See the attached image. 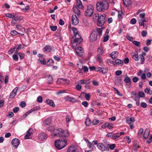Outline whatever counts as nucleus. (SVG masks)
<instances>
[{
  "mask_svg": "<svg viewBox=\"0 0 152 152\" xmlns=\"http://www.w3.org/2000/svg\"><path fill=\"white\" fill-rule=\"evenodd\" d=\"M48 130L51 132H54V136L60 137H66L69 136V134L66 131H64L61 128H58L55 130L52 126H50L48 128Z\"/></svg>",
  "mask_w": 152,
  "mask_h": 152,
  "instance_id": "nucleus-1",
  "label": "nucleus"
},
{
  "mask_svg": "<svg viewBox=\"0 0 152 152\" xmlns=\"http://www.w3.org/2000/svg\"><path fill=\"white\" fill-rule=\"evenodd\" d=\"M103 28H97L96 30H93L91 33L90 37V42H93L96 41L97 39L98 33L99 36H100L102 35V32Z\"/></svg>",
  "mask_w": 152,
  "mask_h": 152,
  "instance_id": "nucleus-2",
  "label": "nucleus"
},
{
  "mask_svg": "<svg viewBox=\"0 0 152 152\" xmlns=\"http://www.w3.org/2000/svg\"><path fill=\"white\" fill-rule=\"evenodd\" d=\"M67 144V140L65 138L59 139L55 141V145L56 147L59 150L65 147Z\"/></svg>",
  "mask_w": 152,
  "mask_h": 152,
  "instance_id": "nucleus-3",
  "label": "nucleus"
},
{
  "mask_svg": "<svg viewBox=\"0 0 152 152\" xmlns=\"http://www.w3.org/2000/svg\"><path fill=\"white\" fill-rule=\"evenodd\" d=\"M96 7L98 11L99 12H103L108 9V3L100 1L97 2Z\"/></svg>",
  "mask_w": 152,
  "mask_h": 152,
  "instance_id": "nucleus-4",
  "label": "nucleus"
},
{
  "mask_svg": "<svg viewBox=\"0 0 152 152\" xmlns=\"http://www.w3.org/2000/svg\"><path fill=\"white\" fill-rule=\"evenodd\" d=\"M71 40L72 44L75 43L79 44L83 41V39L80 34L79 33L74 35V37L71 38Z\"/></svg>",
  "mask_w": 152,
  "mask_h": 152,
  "instance_id": "nucleus-5",
  "label": "nucleus"
},
{
  "mask_svg": "<svg viewBox=\"0 0 152 152\" xmlns=\"http://www.w3.org/2000/svg\"><path fill=\"white\" fill-rule=\"evenodd\" d=\"M106 16L105 14L103 13L99 18L97 22V25L98 26L101 27L104 25L106 21Z\"/></svg>",
  "mask_w": 152,
  "mask_h": 152,
  "instance_id": "nucleus-6",
  "label": "nucleus"
},
{
  "mask_svg": "<svg viewBox=\"0 0 152 152\" xmlns=\"http://www.w3.org/2000/svg\"><path fill=\"white\" fill-rule=\"evenodd\" d=\"M94 7L92 5H88L87 9L85 11V15L87 16H91L94 13Z\"/></svg>",
  "mask_w": 152,
  "mask_h": 152,
  "instance_id": "nucleus-7",
  "label": "nucleus"
},
{
  "mask_svg": "<svg viewBox=\"0 0 152 152\" xmlns=\"http://www.w3.org/2000/svg\"><path fill=\"white\" fill-rule=\"evenodd\" d=\"M75 49L77 54L80 57L83 56L84 50L82 47H75Z\"/></svg>",
  "mask_w": 152,
  "mask_h": 152,
  "instance_id": "nucleus-8",
  "label": "nucleus"
},
{
  "mask_svg": "<svg viewBox=\"0 0 152 152\" xmlns=\"http://www.w3.org/2000/svg\"><path fill=\"white\" fill-rule=\"evenodd\" d=\"M97 147L98 148L102 151H108L109 148L105 146L103 143H99L97 144Z\"/></svg>",
  "mask_w": 152,
  "mask_h": 152,
  "instance_id": "nucleus-9",
  "label": "nucleus"
},
{
  "mask_svg": "<svg viewBox=\"0 0 152 152\" xmlns=\"http://www.w3.org/2000/svg\"><path fill=\"white\" fill-rule=\"evenodd\" d=\"M72 24L74 26L77 25L79 23V20L75 15H73L72 18Z\"/></svg>",
  "mask_w": 152,
  "mask_h": 152,
  "instance_id": "nucleus-10",
  "label": "nucleus"
},
{
  "mask_svg": "<svg viewBox=\"0 0 152 152\" xmlns=\"http://www.w3.org/2000/svg\"><path fill=\"white\" fill-rule=\"evenodd\" d=\"M47 138V135L44 132H41L38 135V139L40 140L43 141Z\"/></svg>",
  "mask_w": 152,
  "mask_h": 152,
  "instance_id": "nucleus-11",
  "label": "nucleus"
},
{
  "mask_svg": "<svg viewBox=\"0 0 152 152\" xmlns=\"http://www.w3.org/2000/svg\"><path fill=\"white\" fill-rule=\"evenodd\" d=\"M12 144L14 147L17 148L20 144L19 140L18 139H14L12 140Z\"/></svg>",
  "mask_w": 152,
  "mask_h": 152,
  "instance_id": "nucleus-12",
  "label": "nucleus"
},
{
  "mask_svg": "<svg viewBox=\"0 0 152 152\" xmlns=\"http://www.w3.org/2000/svg\"><path fill=\"white\" fill-rule=\"evenodd\" d=\"M40 109L39 107H33V108L30 110L26 112L25 114L23 115V117H26L27 116L29 113H31L34 110H37Z\"/></svg>",
  "mask_w": 152,
  "mask_h": 152,
  "instance_id": "nucleus-13",
  "label": "nucleus"
},
{
  "mask_svg": "<svg viewBox=\"0 0 152 152\" xmlns=\"http://www.w3.org/2000/svg\"><path fill=\"white\" fill-rule=\"evenodd\" d=\"M65 99L66 101L75 103L77 102V100L73 97H70L69 96H67L65 97Z\"/></svg>",
  "mask_w": 152,
  "mask_h": 152,
  "instance_id": "nucleus-14",
  "label": "nucleus"
},
{
  "mask_svg": "<svg viewBox=\"0 0 152 152\" xmlns=\"http://www.w3.org/2000/svg\"><path fill=\"white\" fill-rule=\"evenodd\" d=\"M67 152H78V150L75 146H72L67 148Z\"/></svg>",
  "mask_w": 152,
  "mask_h": 152,
  "instance_id": "nucleus-15",
  "label": "nucleus"
},
{
  "mask_svg": "<svg viewBox=\"0 0 152 152\" xmlns=\"http://www.w3.org/2000/svg\"><path fill=\"white\" fill-rule=\"evenodd\" d=\"M18 88L16 87L12 90L10 96V98H13L16 95L17 91L18 90Z\"/></svg>",
  "mask_w": 152,
  "mask_h": 152,
  "instance_id": "nucleus-16",
  "label": "nucleus"
},
{
  "mask_svg": "<svg viewBox=\"0 0 152 152\" xmlns=\"http://www.w3.org/2000/svg\"><path fill=\"white\" fill-rule=\"evenodd\" d=\"M64 82L66 84H69L70 83V81L69 80L64 78L58 79L57 80V83L58 84L60 83V82Z\"/></svg>",
  "mask_w": 152,
  "mask_h": 152,
  "instance_id": "nucleus-17",
  "label": "nucleus"
},
{
  "mask_svg": "<svg viewBox=\"0 0 152 152\" xmlns=\"http://www.w3.org/2000/svg\"><path fill=\"white\" fill-rule=\"evenodd\" d=\"M32 129L30 128L27 131L26 134L25 136V139H29V137L32 133Z\"/></svg>",
  "mask_w": 152,
  "mask_h": 152,
  "instance_id": "nucleus-18",
  "label": "nucleus"
},
{
  "mask_svg": "<svg viewBox=\"0 0 152 152\" xmlns=\"http://www.w3.org/2000/svg\"><path fill=\"white\" fill-rule=\"evenodd\" d=\"M118 52L117 51H115L112 52L110 54V56L113 59H115L118 56Z\"/></svg>",
  "mask_w": 152,
  "mask_h": 152,
  "instance_id": "nucleus-19",
  "label": "nucleus"
},
{
  "mask_svg": "<svg viewBox=\"0 0 152 152\" xmlns=\"http://www.w3.org/2000/svg\"><path fill=\"white\" fill-rule=\"evenodd\" d=\"M150 133V130L148 129H146L145 131L143 134V138L145 139L148 138Z\"/></svg>",
  "mask_w": 152,
  "mask_h": 152,
  "instance_id": "nucleus-20",
  "label": "nucleus"
},
{
  "mask_svg": "<svg viewBox=\"0 0 152 152\" xmlns=\"http://www.w3.org/2000/svg\"><path fill=\"white\" fill-rule=\"evenodd\" d=\"M90 83V80L89 79L87 80H80L78 82V83L82 85L88 84Z\"/></svg>",
  "mask_w": 152,
  "mask_h": 152,
  "instance_id": "nucleus-21",
  "label": "nucleus"
},
{
  "mask_svg": "<svg viewBox=\"0 0 152 152\" xmlns=\"http://www.w3.org/2000/svg\"><path fill=\"white\" fill-rule=\"evenodd\" d=\"M134 121L135 119L133 117H129L126 118V122L129 124H131Z\"/></svg>",
  "mask_w": 152,
  "mask_h": 152,
  "instance_id": "nucleus-22",
  "label": "nucleus"
},
{
  "mask_svg": "<svg viewBox=\"0 0 152 152\" xmlns=\"http://www.w3.org/2000/svg\"><path fill=\"white\" fill-rule=\"evenodd\" d=\"M78 8L77 7L74 6L73 7L72 10L74 12L75 14L79 15H80V11Z\"/></svg>",
  "mask_w": 152,
  "mask_h": 152,
  "instance_id": "nucleus-23",
  "label": "nucleus"
},
{
  "mask_svg": "<svg viewBox=\"0 0 152 152\" xmlns=\"http://www.w3.org/2000/svg\"><path fill=\"white\" fill-rule=\"evenodd\" d=\"M132 58L134 59L136 61H138L139 60L137 52L135 51L133 53V55H132Z\"/></svg>",
  "mask_w": 152,
  "mask_h": 152,
  "instance_id": "nucleus-24",
  "label": "nucleus"
},
{
  "mask_svg": "<svg viewBox=\"0 0 152 152\" xmlns=\"http://www.w3.org/2000/svg\"><path fill=\"white\" fill-rule=\"evenodd\" d=\"M76 1L77 7L79 9H82L83 6L80 0H76Z\"/></svg>",
  "mask_w": 152,
  "mask_h": 152,
  "instance_id": "nucleus-25",
  "label": "nucleus"
},
{
  "mask_svg": "<svg viewBox=\"0 0 152 152\" xmlns=\"http://www.w3.org/2000/svg\"><path fill=\"white\" fill-rule=\"evenodd\" d=\"M123 2L124 5L126 7H128L131 4V0H123Z\"/></svg>",
  "mask_w": 152,
  "mask_h": 152,
  "instance_id": "nucleus-26",
  "label": "nucleus"
},
{
  "mask_svg": "<svg viewBox=\"0 0 152 152\" xmlns=\"http://www.w3.org/2000/svg\"><path fill=\"white\" fill-rule=\"evenodd\" d=\"M46 102L50 106H51L53 107H55V104L52 100L48 99L46 100Z\"/></svg>",
  "mask_w": 152,
  "mask_h": 152,
  "instance_id": "nucleus-27",
  "label": "nucleus"
},
{
  "mask_svg": "<svg viewBox=\"0 0 152 152\" xmlns=\"http://www.w3.org/2000/svg\"><path fill=\"white\" fill-rule=\"evenodd\" d=\"M51 118H49L44 122V124L45 125H49L51 123Z\"/></svg>",
  "mask_w": 152,
  "mask_h": 152,
  "instance_id": "nucleus-28",
  "label": "nucleus"
},
{
  "mask_svg": "<svg viewBox=\"0 0 152 152\" xmlns=\"http://www.w3.org/2000/svg\"><path fill=\"white\" fill-rule=\"evenodd\" d=\"M15 46H17L16 45ZM24 45H23L20 44L18 45V47H16V50L15 52V53H18V51L20 49H21L24 48Z\"/></svg>",
  "mask_w": 152,
  "mask_h": 152,
  "instance_id": "nucleus-29",
  "label": "nucleus"
},
{
  "mask_svg": "<svg viewBox=\"0 0 152 152\" xmlns=\"http://www.w3.org/2000/svg\"><path fill=\"white\" fill-rule=\"evenodd\" d=\"M43 49L45 52H50L51 49V47L49 45H47Z\"/></svg>",
  "mask_w": 152,
  "mask_h": 152,
  "instance_id": "nucleus-30",
  "label": "nucleus"
},
{
  "mask_svg": "<svg viewBox=\"0 0 152 152\" xmlns=\"http://www.w3.org/2000/svg\"><path fill=\"white\" fill-rule=\"evenodd\" d=\"M91 119L87 117L86 119L85 123L86 126H89L91 123Z\"/></svg>",
  "mask_w": 152,
  "mask_h": 152,
  "instance_id": "nucleus-31",
  "label": "nucleus"
},
{
  "mask_svg": "<svg viewBox=\"0 0 152 152\" xmlns=\"http://www.w3.org/2000/svg\"><path fill=\"white\" fill-rule=\"evenodd\" d=\"M115 64H117L118 65L122 66L123 65V61L119 59H117L115 61Z\"/></svg>",
  "mask_w": 152,
  "mask_h": 152,
  "instance_id": "nucleus-32",
  "label": "nucleus"
},
{
  "mask_svg": "<svg viewBox=\"0 0 152 152\" xmlns=\"http://www.w3.org/2000/svg\"><path fill=\"white\" fill-rule=\"evenodd\" d=\"M133 95L134 96V100L136 101H138L139 102L140 99V97L136 93H135Z\"/></svg>",
  "mask_w": 152,
  "mask_h": 152,
  "instance_id": "nucleus-33",
  "label": "nucleus"
},
{
  "mask_svg": "<svg viewBox=\"0 0 152 152\" xmlns=\"http://www.w3.org/2000/svg\"><path fill=\"white\" fill-rule=\"evenodd\" d=\"M48 83L49 84H51L53 83V78L52 76L51 75H49L48 78Z\"/></svg>",
  "mask_w": 152,
  "mask_h": 152,
  "instance_id": "nucleus-34",
  "label": "nucleus"
},
{
  "mask_svg": "<svg viewBox=\"0 0 152 152\" xmlns=\"http://www.w3.org/2000/svg\"><path fill=\"white\" fill-rule=\"evenodd\" d=\"M12 18L13 19V21L15 20V21H16L17 23L19 22L20 20H21L20 17L17 16L15 17V16H14V17Z\"/></svg>",
  "mask_w": 152,
  "mask_h": 152,
  "instance_id": "nucleus-35",
  "label": "nucleus"
},
{
  "mask_svg": "<svg viewBox=\"0 0 152 152\" xmlns=\"http://www.w3.org/2000/svg\"><path fill=\"white\" fill-rule=\"evenodd\" d=\"M16 54H18V55L19 56L20 58V59H23L25 56V54L24 53H16Z\"/></svg>",
  "mask_w": 152,
  "mask_h": 152,
  "instance_id": "nucleus-36",
  "label": "nucleus"
},
{
  "mask_svg": "<svg viewBox=\"0 0 152 152\" xmlns=\"http://www.w3.org/2000/svg\"><path fill=\"white\" fill-rule=\"evenodd\" d=\"M145 93L151 95L152 94V91L148 88H146L144 90Z\"/></svg>",
  "mask_w": 152,
  "mask_h": 152,
  "instance_id": "nucleus-37",
  "label": "nucleus"
},
{
  "mask_svg": "<svg viewBox=\"0 0 152 152\" xmlns=\"http://www.w3.org/2000/svg\"><path fill=\"white\" fill-rule=\"evenodd\" d=\"M17 54L15 53L12 56V58L14 61H18V58Z\"/></svg>",
  "mask_w": 152,
  "mask_h": 152,
  "instance_id": "nucleus-38",
  "label": "nucleus"
},
{
  "mask_svg": "<svg viewBox=\"0 0 152 152\" xmlns=\"http://www.w3.org/2000/svg\"><path fill=\"white\" fill-rule=\"evenodd\" d=\"M107 147H109V148L111 150H113L115 146V144H107Z\"/></svg>",
  "mask_w": 152,
  "mask_h": 152,
  "instance_id": "nucleus-39",
  "label": "nucleus"
},
{
  "mask_svg": "<svg viewBox=\"0 0 152 152\" xmlns=\"http://www.w3.org/2000/svg\"><path fill=\"white\" fill-rule=\"evenodd\" d=\"M124 81L126 83H128L131 82V80L126 75V77L125 78Z\"/></svg>",
  "mask_w": 152,
  "mask_h": 152,
  "instance_id": "nucleus-40",
  "label": "nucleus"
},
{
  "mask_svg": "<svg viewBox=\"0 0 152 152\" xmlns=\"http://www.w3.org/2000/svg\"><path fill=\"white\" fill-rule=\"evenodd\" d=\"M102 69L101 71L103 74H105L108 71V69L107 68H102Z\"/></svg>",
  "mask_w": 152,
  "mask_h": 152,
  "instance_id": "nucleus-41",
  "label": "nucleus"
},
{
  "mask_svg": "<svg viewBox=\"0 0 152 152\" xmlns=\"http://www.w3.org/2000/svg\"><path fill=\"white\" fill-rule=\"evenodd\" d=\"M116 134V133L113 134L112 133H109L107 134L106 137L111 138H113V135Z\"/></svg>",
  "mask_w": 152,
  "mask_h": 152,
  "instance_id": "nucleus-42",
  "label": "nucleus"
},
{
  "mask_svg": "<svg viewBox=\"0 0 152 152\" xmlns=\"http://www.w3.org/2000/svg\"><path fill=\"white\" fill-rule=\"evenodd\" d=\"M72 30L73 31L74 35H75V34H78L79 32L77 30V29L75 27H72Z\"/></svg>",
  "mask_w": 152,
  "mask_h": 152,
  "instance_id": "nucleus-43",
  "label": "nucleus"
},
{
  "mask_svg": "<svg viewBox=\"0 0 152 152\" xmlns=\"http://www.w3.org/2000/svg\"><path fill=\"white\" fill-rule=\"evenodd\" d=\"M103 53V50L102 48H99L98 49V54L99 55H101Z\"/></svg>",
  "mask_w": 152,
  "mask_h": 152,
  "instance_id": "nucleus-44",
  "label": "nucleus"
},
{
  "mask_svg": "<svg viewBox=\"0 0 152 152\" xmlns=\"http://www.w3.org/2000/svg\"><path fill=\"white\" fill-rule=\"evenodd\" d=\"M113 124L112 123H107V127L108 129H112L113 127Z\"/></svg>",
  "mask_w": 152,
  "mask_h": 152,
  "instance_id": "nucleus-45",
  "label": "nucleus"
},
{
  "mask_svg": "<svg viewBox=\"0 0 152 152\" xmlns=\"http://www.w3.org/2000/svg\"><path fill=\"white\" fill-rule=\"evenodd\" d=\"M16 48V46H15L13 48H12L8 52L9 54H12L15 50V49Z\"/></svg>",
  "mask_w": 152,
  "mask_h": 152,
  "instance_id": "nucleus-46",
  "label": "nucleus"
},
{
  "mask_svg": "<svg viewBox=\"0 0 152 152\" xmlns=\"http://www.w3.org/2000/svg\"><path fill=\"white\" fill-rule=\"evenodd\" d=\"M71 118L69 115H67L66 117V121L67 123L69 122L71 120Z\"/></svg>",
  "mask_w": 152,
  "mask_h": 152,
  "instance_id": "nucleus-47",
  "label": "nucleus"
},
{
  "mask_svg": "<svg viewBox=\"0 0 152 152\" xmlns=\"http://www.w3.org/2000/svg\"><path fill=\"white\" fill-rule=\"evenodd\" d=\"M14 114L12 112H9L8 113L7 116L8 117L11 118L14 116Z\"/></svg>",
  "mask_w": 152,
  "mask_h": 152,
  "instance_id": "nucleus-48",
  "label": "nucleus"
},
{
  "mask_svg": "<svg viewBox=\"0 0 152 152\" xmlns=\"http://www.w3.org/2000/svg\"><path fill=\"white\" fill-rule=\"evenodd\" d=\"M16 27L19 30V31L22 30V31L23 29H24L25 30V29L24 28H23V27L20 25H17L16 26Z\"/></svg>",
  "mask_w": 152,
  "mask_h": 152,
  "instance_id": "nucleus-49",
  "label": "nucleus"
},
{
  "mask_svg": "<svg viewBox=\"0 0 152 152\" xmlns=\"http://www.w3.org/2000/svg\"><path fill=\"white\" fill-rule=\"evenodd\" d=\"M18 33L15 30H13L10 32V34L13 36H15Z\"/></svg>",
  "mask_w": 152,
  "mask_h": 152,
  "instance_id": "nucleus-50",
  "label": "nucleus"
},
{
  "mask_svg": "<svg viewBox=\"0 0 152 152\" xmlns=\"http://www.w3.org/2000/svg\"><path fill=\"white\" fill-rule=\"evenodd\" d=\"M137 20L134 18H132L130 21V23L132 24H134L136 23Z\"/></svg>",
  "mask_w": 152,
  "mask_h": 152,
  "instance_id": "nucleus-51",
  "label": "nucleus"
},
{
  "mask_svg": "<svg viewBox=\"0 0 152 152\" xmlns=\"http://www.w3.org/2000/svg\"><path fill=\"white\" fill-rule=\"evenodd\" d=\"M85 97L86 98V99L87 101H89L90 99V95L89 94V93H85Z\"/></svg>",
  "mask_w": 152,
  "mask_h": 152,
  "instance_id": "nucleus-52",
  "label": "nucleus"
},
{
  "mask_svg": "<svg viewBox=\"0 0 152 152\" xmlns=\"http://www.w3.org/2000/svg\"><path fill=\"white\" fill-rule=\"evenodd\" d=\"M43 60H42L40 59H39L38 61L40 63H41V64L45 65L46 64V61L44 60V59L43 58Z\"/></svg>",
  "mask_w": 152,
  "mask_h": 152,
  "instance_id": "nucleus-53",
  "label": "nucleus"
},
{
  "mask_svg": "<svg viewBox=\"0 0 152 152\" xmlns=\"http://www.w3.org/2000/svg\"><path fill=\"white\" fill-rule=\"evenodd\" d=\"M139 96L140 97H145V94L143 91H140L139 93Z\"/></svg>",
  "mask_w": 152,
  "mask_h": 152,
  "instance_id": "nucleus-54",
  "label": "nucleus"
},
{
  "mask_svg": "<svg viewBox=\"0 0 152 152\" xmlns=\"http://www.w3.org/2000/svg\"><path fill=\"white\" fill-rule=\"evenodd\" d=\"M133 145L134 147L136 148V149H137L140 147L138 143L137 142H134Z\"/></svg>",
  "mask_w": 152,
  "mask_h": 152,
  "instance_id": "nucleus-55",
  "label": "nucleus"
},
{
  "mask_svg": "<svg viewBox=\"0 0 152 152\" xmlns=\"http://www.w3.org/2000/svg\"><path fill=\"white\" fill-rule=\"evenodd\" d=\"M109 38L108 35H104V37L103 41L104 42H107Z\"/></svg>",
  "mask_w": 152,
  "mask_h": 152,
  "instance_id": "nucleus-56",
  "label": "nucleus"
},
{
  "mask_svg": "<svg viewBox=\"0 0 152 152\" xmlns=\"http://www.w3.org/2000/svg\"><path fill=\"white\" fill-rule=\"evenodd\" d=\"M50 28L51 29V30L53 31H55L57 29V26H50Z\"/></svg>",
  "mask_w": 152,
  "mask_h": 152,
  "instance_id": "nucleus-57",
  "label": "nucleus"
},
{
  "mask_svg": "<svg viewBox=\"0 0 152 152\" xmlns=\"http://www.w3.org/2000/svg\"><path fill=\"white\" fill-rule=\"evenodd\" d=\"M126 37L127 39L130 41H132L133 40V37H130L129 35L128 34L127 35Z\"/></svg>",
  "mask_w": 152,
  "mask_h": 152,
  "instance_id": "nucleus-58",
  "label": "nucleus"
},
{
  "mask_svg": "<svg viewBox=\"0 0 152 152\" xmlns=\"http://www.w3.org/2000/svg\"><path fill=\"white\" fill-rule=\"evenodd\" d=\"M26 105V103L24 101H22L21 102L20 106L22 107H24Z\"/></svg>",
  "mask_w": 152,
  "mask_h": 152,
  "instance_id": "nucleus-59",
  "label": "nucleus"
},
{
  "mask_svg": "<svg viewBox=\"0 0 152 152\" xmlns=\"http://www.w3.org/2000/svg\"><path fill=\"white\" fill-rule=\"evenodd\" d=\"M5 16L8 18H13L14 17V15L10 13H7L5 15Z\"/></svg>",
  "mask_w": 152,
  "mask_h": 152,
  "instance_id": "nucleus-60",
  "label": "nucleus"
},
{
  "mask_svg": "<svg viewBox=\"0 0 152 152\" xmlns=\"http://www.w3.org/2000/svg\"><path fill=\"white\" fill-rule=\"evenodd\" d=\"M19 110V108L18 107H16L13 109V111L14 113H17Z\"/></svg>",
  "mask_w": 152,
  "mask_h": 152,
  "instance_id": "nucleus-61",
  "label": "nucleus"
},
{
  "mask_svg": "<svg viewBox=\"0 0 152 152\" xmlns=\"http://www.w3.org/2000/svg\"><path fill=\"white\" fill-rule=\"evenodd\" d=\"M37 101L41 103L42 101V97L41 96H39L37 99Z\"/></svg>",
  "mask_w": 152,
  "mask_h": 152,
  "instance_id": "nucleus-62",
  "label": "nucleus"
},
{
  "mask_svg": "<svg viewBox=\"0 0 152 152\" xmlns=\"http://www.w3.org/2000/svg\"><path fill=\"white\" fill-rule=\"evenodd\" d=\"M136 46H138L140 44V42L136 41H134L132 42Z\"/></svg>",
  "mask_w": 152,
  "mask_h": 152,
  "instance_id": "nucleus-63",
  "label": "nucleus"
},
{
  "mask_svg": "<svg viewBox=\"0 0 152 152\" xmlns=\"http://www.w3.org/2000/svg\"><path fill=\"white\" fill-rule=\"evenodd\" d=\"M147 32L145 31H143L141 32V35L143 37H145L147 34Z\"/></svg>",
  "mask_w": 152,
  "mask_h": 152,
  "instance_id": "nucleus-64",
  "label": "nucleus"
}]
</instances>
